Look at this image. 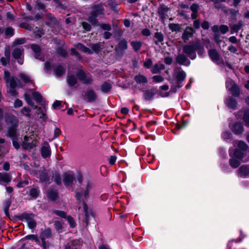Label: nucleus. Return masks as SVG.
<instances>
[{
	"instance_id": "obj_1",
	"label": "nucleus",
	"mask_w": 249,
	"mask_h": 249,
	"mask_svg": "<svg viewBox=\"0 0 249 249\" xmlns=\"http://www.w3.org/2000/svg\"><path fill=\"white\" fill-rule=\"evenodd\" d=\"M5 122L8 124H11V126L8 128L6 135L7 137L13 138V144L14 147L18 149L19 147V144L16 141L17 135V127L18 123V119L13 115L9 114L6 117Z\"/></svg>"
},
{
	"instance_id": "obj_2",
	"label": "nucleus",
	"mask_w": 249,
	"mask_h": 249,
	"mask_svg": "<svg viewBox=\"0 0 249 249\" xmlns=\"http://www.w3.org/2000/svg\"><path fill=\"white\" fill-rule=\"evenodd\" d=\"M183 52L190 59H195L196 58V52L199 55H202L204 52L203 46L198 42L184 45L182 48Z\"/></svg>"
},
{
	"instance_id": "obj_3",
	"label": "nucleus",
	"mask_w": 249,
	"mask_h": 249,
	"mask_svg": "<svg viewBox=\"0 0 249 249\" xmlns=\"http://www.w3.org/2000/svg\"><path fill=\"white\" fill-rule=\"evenodd\" d=\"M229 155L231 158L230 160V165L233 168L237 167L241 161L246 162L249 160V156H243V154L237 150H229Z\"/></svg>"
},
{
	"instance_id": "obj_4",
	"label": "nucleus",
	"mask_w": 249,
	"mask_h": 249,
	"mask_svg": "<svg viewBox=\"0 0 249 249\" xmlns=\"http://www.w3.org/2000/svg\"><path fill=\"white\" fill-rule=\"evenodd\" d=\"M104 9L102 4H96L93 6L91 8V11L89 14L87 18V20L92 25H99L97 17L101 15L104 14Z\"/></svg>"
},
{
	"instance_id": "obj_5",
	"label": "nucleus",
	"mask_w": 249,
	"mask_h": 249,
	"mask_svg": "<svg viewBox=\"0 0 249 249\" xmlns=\"http://www.w3.org/2000/svg\"><path fill=\"white\" fill-rule=\"evenodd\" d=\"M4 79L8 87V92H10L12 96H16L17 92L15 88L17 85V78L14 77L10 78V73L7 71H5Z\"/></svg>"
},
{
	"instance_id": "obj_6",
	"label": "nucleus",
	"mask_w": 249,
	"mask_h": 249,
	"mask_svg": "<svg viewBox=\"0 0 249 249\" xmlns=\"http://www.w3.org/2000/svg\"><path fill=\"white\" fill-rule=\"evenodd\" d=\"M91 187L92 184L90 182H88L86 189L84 191L76 192L75 194L76 199L80 202H83V203L85 202L84 200H87L89 197V192Z\"/></svg>"
},
{
	"instance_id": "obj_7",
	"label": "nucleus",
	"mask_w": 249,
	"mask_h": 249,
	"mask_svg": "<svg viewBox=\"0 0 249 249\" xmlns=\"http://www.w3.org/2000/svg\"><path fill=\"white\" fill-rule=\"evenodd\" d=\"M186 77V73L184 71H179L176 75L175 77L172 80L171 83L175 88H179L182 86V82Z\"/></svg>"
},
{
	"instance_id": "obj_8",
	"label": "nucleus",
	"mask_w": 249,
	"mask_h": 249,
	"mask_svg": "<svg viewBox=\"0 0 249 249\" xmlns=\"http://www.w3.org/2000/svg\"><path fill=\"white\" fill-rule=\"evenodd\" d=\"M77 77L83 84L87 85L91 84L92 82V76L89 74H86L82 70H80L77 73Z\"/></svg>"
},
{
	"instance_id": "obj_9",
	"label": "nucleus",
	"mask_w": 249,
	"mask_h": 249,
	"mask_svg": "<svg viewBox=\"0 0 249 249\" xmlns=\"http://www.w3.org/2000/svg\"><path fill=\"white\" fill-rule=\"evenodd\" d=\"M52 235V231L50 229H46L42 231L40 235V238L41 241V246L43 249H47L49 247V244L45 240L47 238H51Z\"/></svg>"
},
{
	"instance_id": "obj_10",
	"label": "nucleus",
	"mask_w": 249,
	"mask_h": 249,
	"mask_svg": "<svg viewBox=\"0 0 249 249\" xmlns=\"http://www.w3.org/2000/svg\"><path fill=\"white\" fill-rule=\"evenodd\" d=\"M23 49L21 47L16 48L13 52V56L16 59L18 60V63L22 65L23 63Z\"/></svg>"
},
{
	"instance_id": "obj_11",
	"label": "nucleus",
	"mask_w": 249,
	"mask_h": 249,
	"mask_svg": "<svg viewBox=\"0 0 249 249\" xmlns=\"http://www.w3.org/2000/svg\"><path fill=\"white\" fill-rule=\"evenodd\" d=\"M36 141L33 140L30 142L29 138L27 136H25L24 137V141L23 142L22 146L24 149L30 150L35 147L36 146Z\"/></svg>"
},
{
	"instance_id": "obj_12",
	"label": "nucleus",
	"mask_w": 249,
	"mask_h": 249,
	"mask_svg": "<svg viewBox=\"0 0 249 249\" xmlns=\"http://www.w3.org/2000/svg\"><path fill=\"white\" fill-rule=\"evenodd\" d=\"M74 176L71 172H67L64 175L63 182L66 186L71 185L74 180Z\"/></svg>"
},
{
	"instance_id": "obj_13",
	"label": "nucleus",
	"mask_w": 249,
	"mask_h": 249,
	"mask_svg": "<svg viewBox=\"0 0 249 249\" xmlns=\"http://www.w3.org/2000/svg\"><path fill=\"white\" fill-rule=\"evenodd\" d=\"M31 48L34 53V56L36 58L41 61H44V58L40 52V48L37 45L33 44L31 45Z\"/></svg>"
},
{
	"instance_id": "obj_14",
	"label": "nucleus",
	"mask_w": 249,
	"mask_h": 249,
	"mask_svg": "<svg viewBox=\"0 0 249 249\" xmlns=\"http://www.w3.org/2000/svg\"><path fill=\"white\" fill-rule=\"evenodd\" d=\"M41 153L44 158H46L50 156L51 149L48 142H44L41 149Z\"/></svg>"
},
{
	"instance_id": "obj_15",
	"label": "nucleus",
	"mask_w": 249,
	"mask_h": 249,
	"mask_svg": "<svg viewBox=\"0 0 249 249\" xmlns=\"http://www.w3.org/2000/svg\"><path fill=\"white\" fill-rule=\"evenodd\" d=\"M97 95L94 90L89 89L85 92V99L89 102H93L95 101Z\"/></svg>"
},
{
	"instance_id": "obj_16",
	"label": "nucleus",
	"mask_w": 249,
	"mask_h": 249,
	"mask_svg": "<svg viewBox=\"0 0 249 249\" xmlns=\"http://www.w3.org/2000/svg\"><path fill=\"white\" fill-rule=\"evenodd\" d=\"M212 31L214 33H218L220 32L222 34H225L229 31V28L225 25H222L220 26L218 25H214L212 27Z\"/></svg>"
},
{
	"instance_id": "obj_17",
	"label": "nucleus",
	"mask_w": 249,
	"mask_h": 249,
	"mask_svg": "<svg viewBox=\"0 0 249 249\" xmlns=\"http://www.w3.org/2000/svg\"><path fill=\"white\" fill-rule=\"evenodd\" d=\"M176 60L178 64L181 65L188 66L190 63L186 56L182 54H178Z\"/></svg>"
},
{
	"instance_id": "obj_18",
	"label": "nucleus",
	"mask_w": 249,
	"mask_h": 249,
	"mask_svg": "<svg viewBox=\"0 0 249 249\" xmlns=\"http://www.w3.org/2000/svg\"><path fill=\"white\" fill-rule=\"evenodd\" d=\"M194 29L191 27L186 28L182 36V38L185 41L188 40L193 35Z\"/></svg>"
},
{
	"instance_id": "obj_19",
	"label": "nucleus",
	"mask_w": 249,
	"mask_h": 249,
	"mask_svg": "<svg viewBox=\"0 0 249 249\" xmlns=\"http://www.w3.org/2000/svg\"><path fill=\"white\" fill-rule=\"evenodd\" d=\"M234 145L235 146L236 145L237 147L240 150H238L239 151L241 152L243 154V156L244 155V154L243 153V151H246L249 148L247 144L244 142L241 141H239L237 142H234Z\"/></svg>"
},
{
	"instance_id": "obj_20",
	"label": "nucleus",
	"mask_w": 249,
	"mask_h": 249,
	"mask_svg": "<svg viewBox=\"0 0 249 249\" xmlns=\"http://www.w3.org/2000/svg\"><path fill=\"white\" fill-rule=\"evenodd\" d=\"M81 245L79 240H75L70 241L66 246L65 249H77Z\"/></svg>"
},
{
	"instance_id": "obj_21",
	"label": "nucleus",
	"mask_w": 249,
	"mask_h": 249,
	"mask_svg": "<svg viewBox=\"0 0 249 249\" xmlns=\"http://www.w3.org/2000/svg\"><path fill=\"white\" fill-rule=\"evenodd\" d=\"M231 129L233 132L236 135L241 134L244 130L243 125L240 123L235 124Z\"/></svg>"
},
{
	"instance_id": "obj_22",
	"label": "nucleus",
	"mask_w": 249,
	"mask_h": 249,
	"mask_svg": "<svg viewBox=\"0 0 249 249\" xmlns=\"http://www.w3.org/2000/svg\"><path fill=\"white\" fill-rule=\"evenodd\" d=\"M238 174L243 177L249 175V167L247 165H243L238 170Z\"/></svg>"
},
{
	"instance_id": "obj_23",
	"label": "nucleus",
	"mask_w": 249,
	"mask_h": 249,
	"mask_svg": "<svg viewBox=\"0 0 249 249\" xmlns=\"http://www.w3.org/2000/svg\"><path fill=\"white\" fill-rule=\"evenodd\" d=\"M209 55L211 59L215 63H217L219 60V56L215 50H210L209 51Z\"/></svg>"
},
{
	"instance_id": "obj_24",
	"label": "nucleus",
	"mask_w": 249,
	"mask_h": 249,
	"mask_svg": "<svg viewBox=\"0 0 249 249\" xmlns=\"http://www.w3.org/2000/svg\"><path fill=\"white\" fill-rule=\"evenodd\" d=\"M127 48V43L126 40H121L118 46L116 48V50L118 52L122 53L124 50H125Z\"/></svg>"
},
{
	"instance_id": "obj_25",
	"label": "nucleus",
	"mask_w": 249,
	"mask_h": 249,
	"mask_svg": "<svg viewBox=\"0 0 249 249\" xmlns=\"http://www.w3.org/2000/svg\"><path fill=\"white\" fill-rule=\"evenodd\" d=\"M226 105L230 108L235 109L237 106V103L232 97H230L225 101Z\"/></svg>"
},
{
	"instance_id": "obj_26",
	"label": "nucleus",
	"mask_w": 249,
	"mask_h": 249,
	"mask_svg": "<svg viewBox=\"0 0 249 249\" xmlns=\"http://www.w3.org/2000/svg\"><path fill=\"white\" fill-rule=\"evenodd\" d=\"M11 180V176L7 173H0V184L1 183H8Z\"/></svg>"
},
{
	"instance_id": "obj_27",
	"label": "nucleus",
	"mask_w": 249,
	"mask_h": 249,
	"mask_svg": "<svg viewBox=\"0 0 249 249\" xmlns=\"http://www.w3.org/2000/svg\"><path fill=\"white\" fill-rule=\"evenodd\" d=\"M164 65L162 64H155L151 68V71L152 73H159L161 70L164 69Z\"/></svg>"
},
{
	"instance_id": "obj_28",
	"label": "nucleus",
	"mask_w": 249,
	"mask_h": 249,
	"mask_svg": "<svg viewBox=\"0 0 249 249\" xmlns=\"http://www.w3.org/2000/svg\"><path fill=\"white\" fill-rule=\"evenodd\" d=\"M75 48L81 52L87 54H91L92 53V51L91 50L80 43H78L75 45Z\"/></svg>"
},
{
	"instance_id": "obj_29",
	"label": "nucleus",
	"mask_w": 249,
	"mask_h": 249,
	"mask_svg": "<svg viewBox=\"0 0 249 249\" xmlns=\"http://www.w3.org/2000/svg\"><path fill=\"white\" fill-rule=\"evenodd\" d=\"M134 79L136 83L139 84H144L147 83L146 77L141 74L136 75Z\"/></svg>"
},
{
	"instance_id": "obj_30",
	"label": "nucleus",
	"mask_w": 249,
	"mask_h": 249,
	"mask_svg": "<svg viewBox=\"0 0 249 249\" xmlns=\"http://www.w3.org/2000/svg\"><path fill=\"white\" fill-rule=\"evenodd\" d=\"M37 178H39L41 182H45L48 179V175L45 171H39L36 174Z\"/></svg>"
},
{
	"instance_id": "obj_31",
	"label": "nucleus",
	"mask_w": 249,
	"mask_h": 249,
	"mask_svg": "<svg viewBox=\"0 0 249 249\" xmlns=\"http://www.w3.org/2000/svg\"><path fill=\"white\" fill-rule=\"evenodd\" d=\"M155 95V93L151 90H148L144 93V99L146 101L152 100Z\"/></svg>"
},
{
	"instance_id": "obj_32",
	"label": "nucleus",
	"mask_w": 249,
	"mask_h": 249,
	"mask_svg": "<svg viewBox=\"0 0 249 249\" xmlns=\"http://www.w3.org/2000/svg\"><path fill=\"white\" fill-rule=\"evenodd\" d=\"M68 84L71 86H75L77 84L76 78L73 75H69L67 79Z\"/></svg>"
},
{
	"instance_id": "obj_33",
	"label": "nucleus",
	"mask_w": 249,
	"mask_h": 249,
	"mask_svg": "<svg viewBox=\"0 0 249 249\" xmlns=\"http://www.w3.org/2000/svg\"><path fill=\"white\" fill-rule=\"evenodd\" d=\"M48 196L51 200H55L58 197L57 192L55 190H50L48 192Z\"/></svg>"
},
{
	"instance_id": "obj_34",
	"label": "nucleus",
	"mask_w": 249,
	"mask_h": 249,
	"mask_svg": "<svg viewBox=\"0 0 249 249\" xmlns=\"http://www.w3.org/2000/svg\"><path fill=\"white\" fill-rule=\"evenodd\" d=\"M130 44L135 52L138 51L142 46V43L137 41H132L130 42Z\"/></svg>"
},
{
	"instance_id": "obj_35",
	"label": "nucleus",
	"mask_w": 249,
	"mask_h": 249,
	"mask_svg": "<svg viewBox=\"0 0 249 249\" xmlns=\"http://www.w3.org/2000/svg\"><path fill=\"white\" fill-rule=\"evenodd\" d=\"M18 77L20 80L25 83H27L32 81L30 77L25 73H20L19 74Z\"/></svg>"
},
{
	"instance_id": "obj_36",
	"label": "nucleus",
	"mask_w": 249,
	"mask_h": 249,
	"mask_svg": "<svg viewBox=\"0 0 249 249\" xmlns=\"http://www.w3.org/2000/svg\"><path fill=\"white\" fill-rule=\"evenodd\" d=\"M83 209H84V212L85 213L86 218H90V217L94 216V213L92 212H91V210H89V212H90V213L89 212L88 206L86 205V204L85 203V202H84L83 203Z\"/></svg>"
},
{
	"instance_id": "obj_37",
	"label": "nucleus",
	"mask_w": 249,
	"mask_h": 249,
	"mask_svg": "<svg viewBox=\"0 0 249 249\" xmlns=\"http://www.w3.org/2000/svg\"><path fill=\"white\" fill-rule=\"evenodd\" d=\"M65 71V69L63 67L59 66L55 69V75L57 77H60L64 74Z\"/></svg>"
},
{
	"instance_id": "obj_38",
	"label": "nucleus",
	"mask_w": 249,
	"mask_h": 249,
	"mask_svg": "<svg viewBox=\"0 0 249 249\" xmlns=\"http://www.w3.org/2000/svg\"><path fill=\"white\" fill-rule=\"evenodd\" d=\"M242 26V23L241 21H239L237 24L233 25L231 28V33H237L241 29Z\"/></svg>"
},
{
	"instance_id": "obj_39",
	"label": "nucleus",
	"mask_w": 249,
	"mask_h": 249,
	"mask_svg": "<svg viewBox=\"0 0 249 249\" xmlns=\"http://www.w3.org/2000/svg\"><path fill=\"white\" fill-rule=\"evenodd\" d=\"M25 220L30 229H33L36 226V222L34 219H19Z\"/></svg>"
},
{
	"instance_id": "obj_40",
	"label": "nucleus",
	"mask_w": 249,
	"mask_h": 249,
	"mask_svg": "<svg viewBox=\"0 0 249 249\" xmlns=\"http://www.w3.org/2000/svg\"><path fill=\"white\" fill-rule=\"evenodd\" d=\"M39 191L37 188H32L29 192V195L32 198H36L37 197Z\"/></svg>"
},
{
	"instance_id": "obj_41",
	"label": "nucleus",
	"mask_w": 249,
	"mask_h": 249,
	"mask_svg": "<svg viewBox=\"0 0 249 249\" xmlns=\"http://www.w3.org/2000/svg\"><path fill=\"white\" fill-rule=\"evenodd\" d=\"M155 37L157 39V40L155 41L156 45H158L159 42H162L163 41V36L160 32H156L155 34Z\"/></svg>"
},
{
	"instance_id": "obj_42",
	"label": "nucleus",
	"mask_w": 249,
	"mask_h": 249,
	"mask_svg": "<svg viewBox=\"0 0 249 249\" xmlns=\"http://www.w3.org/2000/svg\"><path fill=\"white\" fill-rule=\"evenodd\" d=\"M24 98H25L26 102L27 103V104L29 106H31V107H32L34 109L37 108V107L36 106H34L32 99H31L30 95H29L27 93H25L24 94Z\"/></svg>"
},
{
	"instance_id": "obj_43",
	"label": "nucleus",
	"mask_w": 249,
	"mask_h": 249,
	"mask_svg": "<svg viewBox=\"0 0 249 249\" xmlns=\"http://www.w3.org/2000/svg\"><path fill=\"white\" fill-rule=\"evenodd\" d=\"M231 91V94L233 96H237L239 94V89L237 85L231 87V88L229 89Z\"/></svg>"
},
{
	"instance_id": "obj_44",
	"label": "nucleus",
	"mask_w": 249,
	"mask_h": 249,
	"mask_svg": "<svg viewBox=\"0 0 249 249\" xmlns=\"http://www.w3.org/2000/svg\"><path fill=\"white\" fill-rule=\"evenodd\" d=\"M169 28L170 30L174 32L179 31L180 29V27L178 24L170 23L169 24Z\"/></svg>"
},
{
	"instance_id": "obj_45",
	"label": "nucleus",
	"mask_w": 249,
	"mask_h": 249,
	"mask_svg": "<svg viewBox=\"0 0 249 249\" xmlns=\"http://www.w3.org/2000/svg\"><path fill=\"white\" fill-rule=\"evenodd\" d=\"M111 86L109 83L105 82L101 86V89L103 92H107L109 91Z\"/></svg>"
},
{
	"instance_id": "obj_46",
	"label": "nucleus",
	"mask_w": 249,
	"mask_h": 249,
	"mask_svg": "<svg viewBox=\"0 0 249 249\" xmlns=\"http://www.w3.org/2000/svg\"><path fill=\"white\" fill-rule=\"evenodd\" d=\"M33 97L37 103L42 102V97L41 94L38 92H35L33 93Z\"/></svg>"
},
{
	"instance_id": "obj_47",
	"label": "nucleus",
	"mask_w": 249,
	"mask_h": 249,
	"mask_svg": "<svg viewBox=\"0 0 249 249\" xmlns=\"http://www.w3.org/2000/svg\"><path fill=\"white\" fill-rule=\"evenodd\" d=\"M244 121L246 125L249 126V110H246L244 115Z\"/></svg>"
},
{
	"instance_id": "obj_48",
	"label": "nucleus",
	"mask_w": 249,
	"mask_h": 249,
	"mask_svg": "<svg viewBox=\"0 0 249 249\" xmlns=\"http://www.w3.org/2000/svg\"><path fill=\"white\" fill-rule=\"evenodd\" d=\"M152 80L155 83H160L163 81L164 78L161 75H155L152 77Z\"/></svg>"
},
{
	"instance_id": "obj_49",
	"label": "nucleus",
	"mask_w": 249,
	"mask_h": 249,
	"mask_svg": "<svg viewBox=\"0 0 249 249\" xmlns=\"http://www.w3.org/2000/svg\"><path fill=\"white\" fill-rule=\"evenodd\" d=\"M10 205V202L9 200H7L5 202L4 212L5 215L8 217L9 216L8 210H9Z\"/></svg>"
},
{
	"instance_id": "obj_50",
	"label": "nucleus",
	"mask_w": 249,
	"mask_h": 249,
	"mask_svg": "<svg viewBox=\"0 0 249 249\" xmlns=\"http://www.w3.org/2000/svg\"><path fill=\"white\" fill-rule=\"evenodd\" d=\"M53 179L56 182L57 184H60L61 183V178L58 173H55L53 176Z\"/></svg>"
},
{
	"instance_id": "obj_51",
	"label": "nucleus",
	"mask_w": 249,
	"mask_h": 249,
	"mask_svg": "<svg viewBox=\"0 0 249 249\" xmlns=\"http://www.w3.org/2000/svg\"><path fill=\"white\" fill-rule=\"evenodd\" d=\"M53 213L61 218H66V213L64 211H55ZM67 218H71V217L68 216Z\"/></svg>"
},
{
	"instance_id": "obj_52",
	"label": "nucleus",
	"mask_w": 249,
	"mask_h": 249,
	"mask_svg": "<svg viewBox=\"0 0 249 249\" xmlns=\"http://www.w3.org/2000/svg\"><path fill=\"white\" fill-rule=\"evenodd\" d=\"M38 117L42 119V120L44 121H45L47 120V117L46 116V114L43 110H41L40 108L38 110Z\"/></svg>"
},
{
	"instance_id": "obj_53",
	"label": "nucleus",
	"mask_w": 249,
	"mask_h": 249,
	"mask_svg": "<svg viewBox=\"0 0 249 249\" xmlns=\"http://www.w3.org/2000/svg\"><path fill=\"white\" fill-rule=\"evenodd\" d=\"M5 34L6 36H7L8 37H11L14 34V30L12 28L8 27L6 29L5 31Z\"/></svg>"
},
{
	"instance_id": "obj_54",
	"label": "nucleus",
	"mask_w": 249,
	"mask_h": 249,
	"mask_svg": "<svg viewBox=\"0 0 249 249\" xmlns=\"http://www.w3.org/2000/svg\"><path fill=\"white\" fill-rule=\"evenodd\" d=\"M30 109L27 107H24L21 111V113L25 116L30 117Z\"/></svg>"
},
{
	"instance_id": "obj_55",
	"label": "nucleus",
	"mask_w": 249,
	"mask_h": 249,
	"mask_svg": "<svg viewBox=\"0 0 249 249\" xmlns=\"http://www.w3.org/2000/svg\"><path fill=\"white\" fill-rule=\"evenodd\" d=\"M61 102L60 101L56 100L53 104V107L56 109L61 107Z\"/></svg>"
},
{
	"instance_id": "obj_56",
	"label": "nucleus",
	"mask_w": 249,
	"mask_h": 249,
	"mask_svg": "<svg viewBox=\"0 0 249 249\" xmlns=\"http://www.w3.org/2000/svg\"><path fill=\"white\" fill-rule=\"evenodd\" d=\"M235 84L231 80H228L226 83V86L227 89H230L231 87L235 86Z\"/></svg>"
},
{
	"instance_id": "obj_57",
	"label": "nucleus",
	"mask_w": 249,
	"mask_h": 249,
	"mask_svg": "<svg viewBox=\"0 0 249 249\" xmlns=\"http://www.w3.org/2000/svg\"><path fill=\"white\" fill-rule=\"evenodd\" d=\"M54 227L57 231L60 232L62 228V225L59 221H56L54 223Z\"/></svg>"
},
{
	"instance_id": "obj_58",
	"label": "nucleus",
	"mask_w": 249,
	"mask_h": 249,
	"mask_svg": "<svg viewBox=\"0 0 249 249\" xmlns=\"http://www.w3.org/2000/svg\"><path fill=\"white\" fill-rule=\"evenodd\" d=\"M222 136L224 140H228L231 138V134L229 132H225Z\"/></svg>"
},
{
	"instance_id": "obj_59",
	"label": "nucleus",
	"mask_w": 249,
	"mask_h": 249,
	"mask_svg": "<svg viewBox=\"0 0 249 249\" xmlns=\"http://www.w3.org/2000/svg\"><path fill=\"white\" fill-rule=\"evenodd\" d=\"M25 238L26 239H28V240H33L36 241H38V238H37V236L36 235H34V234H31V235H27L25 237Z\"/></svg>"
},
{
	"instance_id": "obj_60",
	"label": "nucleus",
	"mask_w": 249,
	"mask_h": 249,
	"mask_svg": "<svg viewBox=\"0 0 249 249\" xmlns=\"http://www.w3.org/2000/svg\"><path fill=\"white\" fill-rule=\"evenodd\" d=\"M100 27L103 30L106 31H110L111 29V26L109 24H102Z\"/></svg>"
},
{
	"instance_id": "obj_61",
	"label": "nucleus",
	"mask_w": 249,
	"mask_h": 249,
	"mask_svg": "<svg viewBox=\"0 0 249 249\" xmlns=\"http://www.w3.org/2000/svg\"><path fill=\"white\" fill-rule=\"evenodd\" d=\"M152 64V61L151 59H148L144 62V66L147 68H150Z\"/></svg>"
},
{
	"instance_id": "obj_62",
	"label": "nucleus",
	"mask_w": 249,
	"mask_h": 249,
	"mask_svg": "<svg viewBox=\"0 0 249 249\" xmlns=\"http://www.w3.org/2000/svg\"><path fill=\"white\" fill-rule=\"evenodd\" d=\"M22 106V102L21 100L19 99H17L14 103V107H21Z\"/></svg>"
},
{
	"instance_id": "obj_63",
	"label": "nucleus",
	"mask_w": 249,
	"mask_h": 249,
	"mask_svg": "<svg viewBox=\"0 0 249 249\" xmlns=\"http://www.w3.org/2000/svg\"><path fill=\"white\" fill-rule=\"evenodd\" d=\"M82 26L83 28L87 31H89L91 29L90 25L87 23L86 22H83L82 23Z\"/></svg>"
},
{
	"instance_id": "obj_64",
	"label": "nucleus",
	"mask_w": 249,
	"mask_h": 249,
	"mask_svg": "<svg viewBox=\"0 0 249 249\" xmlns=\"http://www.w3.org/2000/svg\"><path fill=\"white\" fill-rule=\"evenodd\" d=\"M142 34L144 36H149L151 35V32L148 29H144L142 30Z\"/></svg>"
}]
</instances>
